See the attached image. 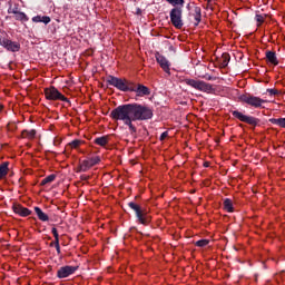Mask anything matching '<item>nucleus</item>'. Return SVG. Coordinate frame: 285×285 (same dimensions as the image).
Returning <instances> with one entry per match:
<instances>
[{
  "instance_id": "obj_1",
  "label": "nucleus",
  "mask_w": 285,
  "mask_h": 285,
  "mask_svg": "<svg viewBox=\"0 0 285 285\" xmlns=\"http://www.w3.org/2000/svg\"><path fill=\"white\" fill-rule=\"evenodd\" d=\"M111 119L115 121H124L128 126L130 132H137V127L132 121H149L155 117V109L146 104H127L120 105L110 112Z\"/></svg>"
},
{
  "instance_id": "obj_2",
  "label": "nucleus",
  "mask_w": 285,
  "mask_h": 285,
  "mask_svg": "<svg viewBox=\"0 0 285 285\" xmlns=\"http://www.w3.org/2000/svg\"><path fill=\"white\" fill-rule=\"evenodd\" d=\"M167 3L173 6L174 8L169 12V19L171 21V24L174 28H177V30H181L184 28V3L186 1L184 0H166Z\"/></svg>"
},
{
  "instance_id": "obj_3",
  "label": "nucleus",
  "mask_w": 285,
  "mask_h": 285,
  "mask_svg": "<svg viewBox=\"0 0 285 285\" xmlns=\"http://www.w3.org/2000/svg\"><path fill=\"white\" fill-rule=\"evenodd\" d=\"M127 206H129V208L134 210L138 224H141L142 226H148L150 222H153V217L148 215V210L141 207V205L137 204L136 202H129Z\"/></svg>"
},
{
  "instance_id": "obj_4",
  "label": "nucleus",
  "mask_w": 285,
  "mask_h": 285,
  "mask_svg": "<svg viewBox=\"0 0 285 285\" xmlns=\"http://www.w3.org/2000/svg\"><path fill=\"white\" fill-rule=\"evenodd\" d=\"M185 83L186 86H190V88H195V90H199L200 92H207V95H210V92L215 91L213 85L204 80L185 79Z\"/></svg>"
},
{
  "instance_id": "obj_5",
  "label": "nucleus",
  "mask_w": 285,
  "mask_h": 285,
  "mask_svg": "<svg viewBox=\"0 0 285 285\" xmlns=\"http://www.w3.org/2000/svg\"><path fill=\"white\" fill-rule=\"evenodd\" d=\"M45 97L48 101H65L66 104H70V99L63 96V94H60L59 89L55 86L45 89Z\"/></svg>"
},
{
  "instance_id": "obj_6",
  "label": "nucleus",
  "mask_w": 285,
  "mask_h": 285,
  "mask_svg": "<svg viewBox=\"0 0 285 285\" xmlns=\"http://www.w3.org/2000/svg\"><path fill=\"white\" fill-rule=\"evenodd\" d=\"M239 100L243 101V104H247V106H252L253 108H262V105L266 104V100L250 94L242 95Z\"/></svg>"
},
{
  "instance_id": "obj_7",
  "label": "nucleus",
  "mask_w": 285,
  "mask_h": 285,
  "mask_svg": "<svg viewBox=\"0 0 285 285\" xmlns=\"http://www.w3.org/2000/svg\"><path fill=\"white\" fill-rule=\"evenodd\" d=\"M101 161V158L99 156L91 157L89 159L80 161L76 173H88L92 168V166H97Z\"/></svg>"
},
{
  "instance_id": "obj_8",
  "label": "nucleus",
  "mask_w": 285,
  "mask_h": 285,
  "mask_svg": "<svg viewBox=\"0 0 285 285\" xmlns=\"http://www.w3.org/2000/svg\"><path fill=\"white\" fill-rule=\"evenodd\" d=\"M232 115H233V117H235V119H238L239 121H243L244 124H248L249 126L255 127L259 124L258 118H255L253 116H246L238 110L232 111Z\"/></svg>"
},
{
  "instance_id": "obj_9",
  "label": "nucleus",
  "mask_w": 285,
  "mask_h": 285,
  "mask_svg": "<svg viewBox=\"0 0 285 285\" xmlns=\"http://www.w3.org/2000/svg\"><path fill=\"white\" fill-rule=\"evenodd\" d=\"M0 46L6 48L9 52H19L21 50V43L12 41L8 38H0Z\"/></svg>"
},
{
  "instance_id": "obj_10",
  "label": "nucleus",
  "mask_w": 285,
  "mask_h": 285,
  "mask_svg": "<svg viewBox=\"0 0 285 285\" xmlns=\"http://www.w3.org/2000/svg\"><path fill=\"white\" fill-rule=\"evenodd\" d=\"M77 266H70V265H66L62 266L58 269L57 272V277L59 279H66V277H70V275H75V273H77Z\"/></svg>"
},
{
  "instance_id": "obj_11",
  "label": "nucleus",
  "mask_w": 285,
  "mask_h": 285,
  "mask_svg": "<svg viewBox=\"0 0 285 285\" xmlns=\"http://www.w3.org/2000/svg\"><path fill=\"white\" fill-rule=\"evenodd\" d=\"M125 82H126V79L117 78L115 76H107L106 78V83L108 86H112L114 88H117V90H120L121 92H124Z\"/></svg>"
},
{
  "instance_id": "obj_12",
  "label": "nucleus",
  "mask_w": 285,
  "mask_h": 285,
  "mask_svg": "<svg viewBox=\"0 0 285 285\" xmlns=\"http://www.w3.org/2000/svg\"><path fill=\"white\" fill-rule=\"evenodd\" d=\"M156 61L167 75H170V61L159 52L156 53Z\"/></svg>"
},
{
  "instance_id": "obj_13",
  "label": "nucleus",
  "mask_w": 285,
  "mask_h": 285,
  "mask_svg": "<svg viewBox=\"0 0 285 285\" xmlns=\"http://www.w3.org/2000/svg\"><path fill=\"white\" fill-rule=\"evenodd\" d=\"M12 210H13V213H16V215H19L20 217H28V216L32 215V210H30L27 207H23L22 205H19V204H13Z\"/></svg>"
},
{
  "instance_id": "obj_14",
  "label": "nucleus",
  "mask_w": 285,
  "mask_h": 285,
  "mask_svg": "<svg viewBox=\"0 0 285 285\" xmlns=\"http://www.w3.org/2000/svg\"><path fill=\"white\" fill-rule=\"evenodd\" d=\"M135 92H136V97H148L150 95V88L141 83H137Z\"/></svg>"
},
{
  "instance_id": "obj_15",
  "label": "nucleus",
  "mask_w": 285,
  "mask_h": 285,
  "mask_svg": "<svg viewBox=\"0 0 285 285\" xmlns=\"http://www.w3.org/2000/svg\"><path fill=\"white\" fill-rule=\"evenodd\" d=\"M8 173H10V163L3 161L0 164V181L8 177Z\"/></svg>"
},
{
  "instance_id": "obj_16",
  "label": "nucleus",
  "mask_w": 285,
  "mask_h": 285,
  "mask_svg": "<svg viewBox=\"0 0 285 285\" xmlns=\"http://www.w3.org/2000/svg\"><path fill=\"white\" fill-rule=\"evenodd\" d=\"M32 21L33 23H45V26H48L52 19L49 16H35Z\"/></svg>"
},
{
  "instance_id": "obj_17",
  "label": "nucleus",
  "mask_w": 285,
  "mask_h": 285,
  "mask_svg": "<svg viewBox=\"0 0 285 285\" xmlns=\"http://www.w3.org/2000/svg\"><path fill=\"white\" fill-rule=\"evenodd\" d=\"M35 213L40 222H50V216L43 213V210L40 207H35Z\"/></svg>"
},
{
  "instance_id": "obj_18",
  "label": "nucleus",
  "mask_w": 285,
  "mask_h": 285,
  "mask_svg": "<svg viewBox=\"0 0 285 285\" xmlns=\"http://www.w3.org/2000/svg\"><path fill=\"white\" fill-rule=\"evenodd\" d=\"M266 59L269 61V63H272V66H279L275 51H266Z\"/></svg>"
},
{
  "instance_id": "obj_19",
  "label": "nucleus",
  "mask_w": 285,
  "mask_h": 285,
  "mask_svg": "<svg viewBox=\"0 0 285 285\" xmlns=\"http://www.w3.org/2000/svg\"><path fill=\"white\" fill-rule=\"evenodd\" d=\"M122 92H135L137 90V83L129 81V80H125V85H124Z\"/></svg>"
},
{
  "instance_id": "obj_20",
  "label": "nucleus",
  "mask_w": 285,
  "mask_h": 285,
  "mask_svg": "<svg viewBox=\"0 0 285 285\" xmlns=\"http://www.w3.org/2000/svg\"><path fill=\"white\" fill-rule=\"evenodd\" d=\"M222 68H226L228 63H230V53L224 52L222 57L218 59Z\"/></svg>"
},
{
  "instance_id": "obj_21",
  "label": "nucleus",
  "mask_w": 285,
  "mask_h": 285,
  "mask_svg": "<svg viewBox=\"0 0 285 285\" xmlns=\"http://www.w3.org/2000/svg\"><path fill=\"white\" fill-rule=\"evenodd\" d=\"M35 137H37V130L35 129H31V130L24 129L21 132L22 139H35Z\"/></svg>"
},
{
  "instance_id": "obj_22",
  "label": "nucleus",
  "mask_w": 285,
  "mask_h": 285,
  "mask_svg": "<svg viewBox=\"0 0 285 285\" xmlns=\"http://www.w3.org/2000/svg\"><path fill=\"white\" fill-rule=\"evenodd\" d=\"M110 141V136H101L94 140L97 146H101L102 148Z\"/></svg>"
},
{
  "instance_id": "obj_23",
  "label": "nucleus",
  "mask_w": 285,
  "mask_h": 285,
  "mask_svg": "<svg viewBox=\"0 0 285 285\" xmlns=\"http://www.w3.org/2000/svg\"><path fill=\"white\" fill-rule=\"evenodd\" d=\"M223 208L227 213H234L235 208L233 207V200L230 198H225L223 202Z\"/></svg>"
},
{
  "instance_id": "obj_24",
  "label": "nucleus",
  "mask_w": 285,
  "mask_h": 285,
  "mask_svg": "<svg viewBox=\"0 0 285 285\" xmlns=\"http://www.w3.org/2000/svg\"><path fill=\"white\" fill-rule=\"evenodd\" d=\"M194 12H195L194 19L196 21L195 26H199V23L202 22V8L195 7Z\"/></svg>"
},
{
  "instance_id": "obj_25",
  "label": "nucleus",
  "mask_w": 285,
  "mask_h": 285,
  "mask_svg": "<svg viewBox=\"0 0 285 285\" xmlns=\"http://www.w3.org/2000/svg\"><path fill=\"white\" fill-rule=\"evenodd\" d=\"M269 124L278 126L279 128H285V118H271Z\"/></svg>"
},
{
  "instance_id": "obj_26",
  "label": "nucleus",
  "mask_w": 285,
  "mask_h": 285,
  "mask_svg": "<svg viewBox=\"0 0 285 285\" xmlns=\"http://www.w3.org/2000/svg\"><path fill=\"white\" fill-rule=\"evenodd\" d=\"M55 179H57V175L51 174L41 180L40 186H46L47 184H52V181H55Z\"/></svg>"
},
{
  "instance_id": "obj_27",
  "label": "nucleus",
  "mask_w": 285,
  "mask_h": 285,
  "mask_svg": "<svg viewBox=\"0 0 285 285\" xmlns=\"http://www.w3.org/2000/svg\"><path fill=\"white\" fill-rule=\"evenodd\" d=\"M29 18H28V14H26L24 12L22 11H18L17 14H16V21H21L22 23H26V21H28Z\"/></svg>"
},
{
  "instance_id": "obj_28",
  "label": "nucleus",
  "mask_w": 285,
  "mask_h": 285,
  "mask_svg": "<svg viewBox=\"0 0 285 285\" xmlns=\"http://www.w3.org/2000/svg\"><path fill=\"white\" fill-rule=\"evenodd\" d=\"M208 244H210V240L208 239H200L196 242V246L199 248H204L205 246H208Z\"/></svg>"
},
{
  "instance_id": "obj_29",
  "label": "nucleus",
  "mask_w": 285,
  "mask_h": 285,
  "mask_svg": "<svg viewBox=\"0 0 285 285\" xmlns=\"http://www.w3.org/2000/svg\"><path fill=\"white\" fill-rule=\"evenodd\" d=\"M83 144L82 140L79 139H75L71 142H69L70 148H79V146H81Z\"/></svg>"
},
{
  "instance_id": "obj_30",
  "label": "nucleus",
  "mask_w": 285,
  "mask_h": 285,
  "mask_svg": "<svg viewBox=\"0 0 285 285\" xmlns=\"http://www.w3.org/2000/svg\"><path fill=\"white\" fill-rule=\"evenodd\" d=\"M255 19H256L258 26H261L262 23H264V16H262V14H256Z\"/></svg>"
},
{
  "instance_id": "obj_31",
  "label": "nucleus",
  "mask_w": 285,
  "mask_h": 285,
  "mask_svg": "<svg viewBox=\"0 0 285 285\" xmlns=\"http://www.w3.org/2000/svg\"><path fill=\"white\" fill-rule=\"evenodd\" d=\"M8 12H9V14H14L16 16L19 12V8L18 7L9 8Z\"/></svg>"
},
{
  "instance_id": "obj_32",
  "label": "nucleus",
  "mask_w": 285,
  "mask_h": 285,
  "mask_svg": "<svg viewBox=\"0 0 285 285\" xmlns=\"http://www.w3.org/2000/svg\"><path fill=\"white\" fill-rule=\"evenodd\" d=\"M268 95H271V97L279 95V90L277 89H267Z\"/></svg>"
},
{
  "instance_id": "obj_33",
  "label": "nucleus",
  "mask_w": 285,
  "mask_h": 285,
  "mask_svg": "<svg viewBox=\"0 0 285 285\" xmlns=\"http://www.w3.org/2000/svg\"><path fill=\"white\" fill-rule=\"evenodd\" d=\"M51 233H52L55 239H59V232H57V228L52 227Z\"/></svg>"
},
{
  "instance_id": "obj_34",
  "label": "nucleus",
  "mask_w": 285,
  "mask_h": 285,
  "mask_svg": "<svg viewBox=\"0 0 285 285\" xmlns=\"http://www.w3.org/2000/svg\"><path fill=\"white\" fill-rule=\"evenodd\" d=\"M168 137V131H164L161 135H160V141H164V139H166Z\"/></svg>"
},
{
  "instance_id": "obj_35",
  "label": "nucleus",
  "mask_w": 285,
  "mask_h": 285,
  "mask_svg": "<svg viewBox=\"0 0 285 285\" xmlns=\"http://www.w3.org/2000/svg\"><path fill=\"white\" fill-rule=\"evenodd\" d=\"M80 179H81V181H88L90 179V176L81 175Z\"/></svg>"
},
{
  "instance_id": "obj_36",
  "label": "nucleus",
  "mask_w": 285,
  "mask_h": 285,
  "mask_svg": "<svg viewBox=\"0 0 285 285\" xmlns=\"http://www.w3.org/2000/svg\"><path fill=\"white\" fill-rule=\"evenodd\" d=\"M56 250H57V255H61V246L60 245L56 246Z\"/></svg>"
},
{
  "instance_id": "obj_37",
  "label": "nucleus",
  "mask_w": 285,
  "mask_h": 285,
  "mask_svg": "<svg viewBox=\"0 0 285 285\" xmlns=\"http://www.w3.org/2000/svg\"><path fill=\"white\" fill-rule=\"evenodd\" d=\"M53 245H55V248H56L57 246H60V245H59V238H55Z\"/></svg>"
},
{
  "instance_id": "obj_38",
  "label": "nucleus",
  "mask_w": 285,
  "mask_h": 285,
  "mask_svg": "<svg viewBox=\"0 0 285 285\" xmlns=\"http://www.w3.org/2000/svg\"><path fill=\"white\" fill-rule=\"evenodd\" d=\"M19 186H20V187L23 186V178H20V179H19Z\"/></svg>"
},
{
  "instance_id": "obj_39",
  "label": "nucleus",
  "mask_w": 285,
  "mask_h": 285,
  "mask_svg": "<svg viewBox=\"0 0 285 285\" xmlns=\"http://www.w3.org/2000/svg\"><path fill=\"white\" fill-rule=\"evenodd\" d=\"M206 79H207V81H213L214 78H213V76H208Z\"/></svg>"
},
{
  "instance_id": "obj_40",
  "label": "nucleus",
  "mask_w": 285,
  "mask_h": 285,
  "mask_svg": "<svg viewBox=\"0 0 285 285\" xmlns=\"http://www.w3.org/2000/svg\"><path fill=\"white\" fill-rule=\"evenodd\" d=\"M50 246H51V247L55 246V242H51V243H50Z\"/></svg>"
},
{
  "instance_id": "obj_41",
  "label": "nucleus",
  "mask_w": 285,
  "mask_h": 285,
  "mask_svg": "<svg viewBox=\"0 0 285 285\" xmlns=\"http://www.w3.org/2000/svg\"><path fill=\"white\" fill-rule=\"evenodd\" d=\"M0 110H3V107L0 105Z\"/></svg>"
},
{
  "instance_id": "obj_42",
  "label": "nucleus",
  "mask_w": 285,
  "mask_h": 285,
  "mask_svg": "<svg viewBox=\"0 0 285 285\" xmlns=\"http://www.w3.org/2000/svg\"><path fill=\"white\" fill-rule=\"evenodd\" d=\"M169 49L173 50V46Z\"/></svg>"
}]
</instances>
